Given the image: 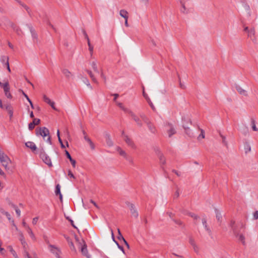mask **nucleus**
<instances>
[{
    "instance_id": "nucleus-60",
    "label": "nucleus",
    "mask_w": 258,
    "mask_h": 258,
    "mask_svg": "<svg viewBox=\"0 0 258 258\" xmlns=\"http://www.w3.org/2000/svg\"><path fill=\"white\" fill-rule=\"evenodd\" d=\"M100 76L104 80H106V77L105 76H104L103 73V71L102 70H101V72H100Z\"/></svg>"
},
{
    "instance_id": "nucleus-33",
    "label": "nucleus",
    "mask_w": 258,
    "mask_h": 258,
    "mask_svg": "<svg viewBox=\"0 0 258 258\" xmlns=\"http://www.w3.org/2000/svg\"><path fill=\"white\" fill-rule=\"evenodd\" d=\"M140 117L142 119V120L146 123H148V122H150V121L149 120V119L148 118V117L146 116L145 114H140Z\"/></svg>"
},
{
    "instance_id": "nucleus-38",
    "label": "nucleus",
    "mask_w": 258,
    "mask_h": 258,
    "mask_svg": "<svg viewBox=\"0 0 258 258\" xmlns=\"http://www.w3.org/2000/svg\"><path fill=\"white\" fill-rule=\"evenodd\" d=\"M201 134L198 137V139L199 140H201V139L205 138V132L203 130H201Z\"/></svg>"
},
{
    "instance_id": "nucleus-43",
    "label": "nucleus",
    "mask_w": 258,
    "mask_h": 258,
    "mask_svg": "<svg viewBox=\"0 0 258 258\" xmlns=\"http://www.w3.org/2000/svg\"><path fill=\"white\" fill-rule=\"evenodd\" d=\"M84 82L87 85V86L89 87L90 88H92V87L91 86V85L89 83V80L87 78H84Z\"/></svg>"
},
{
    "instance_id": "nucleus-34",
    "label": "nucleus",
    "mask_w": 258,
    "mask_h": 258,
    "mask_svg": "<svg viewBox=\"0 0 258 258\" xmlns=\"http://www.w3.org/2000/svg\"><path fill=\"white\" fill-rule=\"evenodd\" d=\"M244 150L245 153H247L251 151V147L249 144L246 143L244 145Z\"/></svg>"
},
{
    "instance_id": "nucleus-4",
    "label": "nucleus",
    "mask_w": 258,
    "mask_h": 258,
    "mask_svg": "<svg viewBox=\"0 0 258 258\" xmlns=\"http://www.w3.org/2000/svg\"><path fill=\"white\" fill-rule=\"evenodd\" d=\"M0 162L6 169H8V165L11 162V160L8 156L3 153H0Z\"/></svg>"
},
{
    "instance_id": "nucleus-37",
    "label": "nucleus",
    "mask_w": 258,
    "mask_h": 258,
    "mask_svg": "<svg viewBox=\"0 0 258 258\" xmlns=\"http://www.w3.org/2000/svg\"><path fill=\"white\" fill-rule=\"evenodd\" d=\"M43 100L47 104H49L51 103L52 101L45 95L43 96Z\"/></svg>"
},
{
    "instance_id": "nucleus-44",
    "label": "nucleus",
    "mask_w": 258,
    "mask_h": 258,
    "mask_svg": "<svg viewBox=\"0 0 258 258\" xmlns=\"http://www.w3.org/2000/svg\"><path fill=\"white\" fill-rule=\"evenodd\" d=\"M143 96L145 97V98L147 101V102L149 100H151L149 98V97H148V95L145 93L144 90H143Z\"/></svg>"
},
{
    "instance_id": "nucleus-59",
    "label": "nucleus",
    "mask_w": 258,
    "mask_h": 258,
    "mask_svg": "<svg viewBox=\"0 0 258 258\" xmlns=\"http://www.w3.org/2000/svg\"><path fill=\"white\" fill-rule=\"evenodd\" d=\"M89 50L90 51V54L92 55L93 52V46L89 47Z\"/></svg>"
},
{
    "instance_id": "nucleus-46",
    "label": "nucleus",
    "mask_w": 258,
    "mask_h": 258,
    "mask_svg": "<svg viewBox=\"0 0 258 258\" xmlns=\"http://www.w3.org/2000/svg\"><path fill=\"white\" fill-rule=\"evenodd\" d=\"M6 85L7 86H8L9 85V83L8 82H6L5 83H3L1 82H0V86L1 87H2L3 88V89H4V87H5V85Z\"/></svg>"
},
{
    "instance_id": "nucleus-64",
    "label": "nucleus",
    "mask_w": 258,
    "mask_h": 258,
    "mask_svg": "<svg viewBox=\"0 0 258 258\" xmlns=\"http://www.w3.org/2000/svg\"><path fill=\"white\" fill-rule=\"evenodd\" d=\"M151 42L153 46H157V44H156V41H155V40H154V39H152V40H151Z\"/></svg>"
},
{
    "instance_id": "nucleus-57",
    "label": "nucleus",
    "mask_w": 258,
    "mask_h": 258,
    "mask_svg": "<svg viewBox=\"0 0 258 258\" xmlns=\"http://www.w3.org/2000/svg\"><path fill=\"white\" fill-rule=\"evenodd\" d=\"M83 34L85 36V38L86 39V40H88L89 38V37H88L87 33L86 32V31L83 30Z\"/></svg>"
},
{
    "instance_id": "nucleus-29",
    "label": "nucleus",
    "mask_w": 258,
    "mask_h": 258,
    "mask_svg": "<svg viewBox=\"0 0 258 258\" xmlns=\"http://www.w3.org/2000/svg\"><path fill=\"white\" fill-rule=\"evenodd\" d=\"M202 221L203 225L205 230L207 232H210V230L209 228V227H208V225H207V220H206V218H203L202 219Z\"/></svg>"
},
{
    "instance_id": "nucleus-47",
    "label": "nucleus",
    "mask_w": 258,
    "mask_h": 258,
    "mask_svg": "<svg viewBox=\"0 0 258 258\" xmlns=\"http://www.w3.org/2000/svg\"><path fill=\"white\" fill-rule=\"evenodd\" d=\"M38 217H35L32 220V224L33 225H36L38 222Z\"/></svg>"
},
{
    "instance_id": "nucleus-14",
    "label": "nucleus",
    "mask_w": 258,
    "mask_h": 258,
    "mask_svg": "<svg viewBox=\"0 0 258 258\" xmlns=\"http://www.w3.org/2000/svg\"><path fill=\"white\" fill-rule=\"evenodd\" d=\"M183 127L185 130V134L189 137H192L194 136V133L185 124L183 125Z\"/></svg>"
},
{
    "instance_id": "nucleus-30",
    "label": "nucleus",
    "mask_w": 258,
    "mask_h": 258,
    "mask_svg": "<svg viewBox=\"0 0 258 258\" xmlns=\"http://www.w3.org/2000/svg\"><path fill=\"white\" fill-rule=\"evenodd\" d=\"M1 62L5 65L7 63H9V57L7 56H2L1 58Z\"/></svg>"
},
{
    "instance_id": "nucleus-5",
    "label": "nucleus",
    "mask_w": 258,
    "mask_h": 258,
    "mask_svg": "<svg viewBox=\"0 0 258 258\" xmlns=\"http://www.w3.org/2000/svg\"><path fill=\"white\" fill-rule=\"evenodd\" d=\"M0 107L7 111L9 114L10 118H12L13 115V108L9 103L3 104L1 99H0Z\"/></svg>"
},
{
    "instance_id": "nucleus-41",
    "label": "nucleus",
    "mask_w": 258,
    "mask_h": 258,
    "mask_svg": "<svg viewBox=\"0 0 258 258\" xmlns=\"http://www.w3.org/2000/svg\"><path fill=\"white\" fill-rule=\"evenodd\" d=\"M14 208L15 209L16 213L18 217L20 216L21 215V211L15 206H14Z\"/></svg>"
},
{
    "instance_id": "nucleus-7",
    "label": "nucleus",
    "mask_w": 258,
    "mask_h": 258,
    "mask_svg": "<svg viewBox=\"0 0 258 258\" xmlns=\"http://www.w3.org/2000/svg\"><path fill=\"white\" fill-rule=\"evenodd\" d=\"M81 251L82 254L87 258H91V255H90L88 252L87 246V245L84 243L81 245Z\"/></svg>"
},
{
    "instance_id": "nucleus-58",
    "label": "nucleus",
    "mask_w": 258,
    "mask_h": 258,
    "mask_svg": "<svg viewBox=\"0 0 258 258\" xmlns=\"http://www.w3.org/2000/svg\"><path fill=\"white\" fill-rule=\"evenodd\" d=\"M90 146V147L92 149H94L95 148V146L94 145V144L93 143V142L92 141H91L90 142L88 143Z\"/></svg>"
},
{
    "instance_id": "nucleus-32",
    "label": "nucleus",
    "mask_w": 258,
    "mask_h": 258,
    "mask_svg": "<svg viewBox=\"0 0 258 258\" xmlns=\"http://www.w3.org/2000/svg\"><path fill=\"white\" fill-rule=\"evenodd\" d=\"M117 231H118V235L117 237V239L119 241H122L123 242H126L125 239L124 238V237L121 235L120 230L119 229H118Z\"/></svg>"
},
{
    "instance_id": "nucleus-50",
    "label": "nucleus",
    "mask_w": 258,
    "mask_h": 258,
    "mask_svg": "<svg viewBox=\"0 0 258 258\" xmlns=\"http://www.w3.org/2000/svg\"><path fill=\"white\" fill-rule=\"evenodd\" d=\"M253 218L254 219H255V220L258 219V211H255L253 213Z\"/></svg>"
},
{
    "instance_id": "nucleus-6",
    "label": "nucleus",
    "mask_w": 258,
    "mask_h": 258,
    "mask_svg": "<svg viewBox=\"0 0 258 258\" xmlns=\"http://www.w3.org/2000/svg\"><path fill=\"white\" fill-rule=\"evenodd\" d=\"M126 205L130 209L132 217L137 218L139 216V214L135 206L133 204L129 202L127 203Z\"/></svg>"
},
{
    "instance_id": "nucleus-3",
    "label": "nucleus",
    "mask_w": 258,
    "mask_h": 258,
    "mask_svg": "<svg viewBox=\"0 0 258 258\" xmlns=\"http://www.w3.org/2000/svg\"><path fill=\"white\" fill-rule=\"evenodd\" d=\"M39 156L42 161L49 167H51L52 166L50 157L45 153L43 149L40 150Z\"/></svg>"
},
{
    "instance_id": "nucleus-26",
    "label": "nucleus",
    "mask_w": 258,
    "mask_h": 258,
    "mask_svg": "<svg viewBox=\"0 0 258 258\" xmlns=\"http://www.w3.org/2000/svg\"><path fill=\"white\" fill-rule=\"evenodd\" d=\"M87 72L89 74V76L91 78L93 82H94L95 83L97 84L98 81H97V79H96V78L95 77L94 75L93 74L92 71H91L90 70H87Z\"/></svg>"
},
{
    "instance_id": "nucleus-45",
    "label": "nucleus",
    "mask_w": 258,
    "mask_h": 258,
    "mask_svg": "<svg viewBox=\"0 0 258 258\" xmlns=\"http://www.w3.org/2000/svg\"><path fill=\"white\" fill-rule=\"evenodd\" d=\"M188 215L189 216H190L191 217L195 219H197L198 218V216L194 213H188Z\"/></svg>"
},
{
    "instance_id": "nucleus-42",
    "label": "nucleus",
    "mask_w": 258,
    "mask_h": 258,
    "mask_svg": "<svg viewBox=\"0 0 258 258\" xmlns=\"http://www.w3.org/2000/svg\"><path fill=\"white\" fill-rule=\"evenodd\" d=\"M10 250L12 253V254L13 255V256L15 257V258H18L16 252L12 249V247H9Z\"/></svg>"
},
{
    "instance_id": "nucleus-9",
    "label": "nucleus",
    "mask_w": 258,
    "mask_h": 258,
    "mask_svg": "<svg viewBox=\"0 0 258 258\" xmlns=\"http://www.w3.org/2000/svg\"><path fill=\"white\" fill-rule=\"evenodd\" d=\"M181 5L180 12L184 14H187L189 13V10L185 7V2L183 0H178Z\"/></svg>"
},
{
    "instance_id": "nucleus-19",
    "label": "nucleus",
    "mask_w": 258,
    "mask_h": 258,
    "mask_svg": "<svg viewBox=\"0 0 258 258\" xmlns=\"http://www.w3.org/2000/svg\"><path fill=\"white\" fill-rule=\"evenodd\" d=\"M65 154H66L67 158L69 159V160H70V162H71L73 166L74 167H75V166H76V161L72 159V158L71 157V155L70 154V153H69V152L67 150H65Z\"/></svg>"
},
{
    "instance_id": "nucleus-23",
    "label": "nucleus",
    "mask_w": 258,
    "mask_h": 258,
    "mask_svg": "<svg viewBox=\"0 0 258 258\" xmlns=\"http://www.w3.org/2000/svg\"><path fill=\"white\" fill-rule=\"evenodd\" d=\"M105 138L107 145L109 147L112 146L113 144V142L112 141L110 136L108 134H106L105 135Z\"/></svg>"
},
{
    "instance_id": "nucleus-51",
    "label": "nucleus",
    "mask_w": 258,
    "mask_h": 258,
    "mask_svg": "<svg viewBox=\"0 0 258 258\" xmlns=\"http://www.w3.org/2000/svg\"><path fill=\"white\" fill-rule=\"evenodd\" d=\"M68 175L71 177V178H73L74 179H75V176L74 175V174H73V173L70 171V170H69L68 171Z\"/></svg>"
},
{
    "instance_id": "nucleus-25",
    "label": "nucleus",
    "mask_w": 258,
    "mask_h": 258,
    "mask_svg": "<svg viewBox=\"0 0 258 258\" xmlns=\"http://www.w3.org/2000/svg\"><path fill=\"white\" fill-rule=\"evenodd\" d=\"M91 66L95 72L98 74L100 73L99 70L98 69L97 63L96 61H92L91 63Z\"/></svg>"
},
{
    "instance_id": "nucleus-27",
    "label": "nucleus",
    "mask_w": 258,
    "mask_h": 258,
    "mask_svg": "<svg viewBox=\"0 0 258 258\" xmlns=\"http://www.w3.org/2000/svg\"><path fill=\"white\" fill-rule=\"evenodd\" d=\"M148 127L150 132L152 133H155L156 130L155 126L150 122H148L147 124Z\"/></svg>"
},
{
    "instance_id": "nucleus-36",
    "label": "nucleus",
    "mask_w": 258,
    "mask_h": 258,
    "mask_svg": "<svg viewBox=\"0 0 258 258\" xmlns=\"http://www.w3.org/2000/svg\"><path fill=\"white\" fill-rule=\"evenodd\" d=\"M26 257L27 258H38L37 255L35 252H33L31 255L29 253H26Z\"/></svg>"
},
{
    "instance_id": "nucleus-11",
    "label": "nucleus",
    "mask_w": 258,
    "mask_h": 258,
    "mask_svg": "<svg viewBox=\"0 0 258 258\" xmlns=\"http://www.w3.org/2000/svg\"><path fill=\"white\" fill-rule=\"evenodd\" d=\"M40 122V120L39 119L34 118L33 121L29 124V129L32 130L34 128L35 125H38Z\"/></svg>"
},
{
    "instance_id": "nucleus-12",
    "label": "nucleus",
    "mask_w": 258,
    "mask_h": 258,
    "mask_svg": "<svg viewBox=\"0 0 258 258\" xmlns=\"http://www.w3.org/2000/svg\"><path fill=\"white\" fill-rule=\"evenodd\" d=\"M25 145L27 147L31 149L32 151H35L37 149L36 145L32 142H27L25 143Z\"/></svg>"
},
{
    "instance_id": "nucleus-55",
    "label": "nucleus",
    "mask_w": 258,
    "mask_h": 258,
    "mask_svg": "<svg viewBox=\"0 0 258 258\" xmlns=\"http://www.w3.org/2000/svg\"><path fill=\"white\" fill-rule=\"evenodd\" d=\"M5 215L6 216V217H7V218L8 219V220L9 221H11V215L10 214L7 212V213H5Z\"/></svg>"
},
{
    "instance_id": "nucleus-61",
    "label": "nucleus",
    "mask_w": 258,
    "mask_h": 258,
    "mask_svg": "<svg viewBox=\"0 0 258 258\" xmlns=\"http://www.w3.org/2000/svg\"><path fill=\"white\" fill-rule=\"evenodd\" d=\"M90 202L92 203L97 209H99V206L96 204V203L93 201L92 200H90Z\"/></svg>"
},
{
    "instance_id": "nucleus-40",
    "label": "nucleus",
    "mask_w": 258,
    "mask_h": 258,
    "mask_svg": "<svg viewBox=\"0 0 258 258\" xmlns=\"http://www.w3.org/2000/svg\"><path fill=\"white\" fill-rule=\"evenodd\" d=\"M179 195H180L179 190L178 189H177V190H176L175 192L174 193V194L173 195V198L174 199L178 198L179 196Z\"/></svg>"
},
{
    "instance_id": "nucleus-28",
    "label": "nucleus",
    "mask_w": 258,
    "mask_h": 258,
    "mask_svg": "<svg viewBox=\"0 0 258 258\" xmlns=\"http://www.w3.org/2000/svg\"><path fill=\"white\" fill-rule=\"evenodd\" d=\"M25 229L27 231V232H28V233L29 234V235H30V236L32 238V240H35L34 234H33L31 229L28 226V227H27V228Z\"/></svg>"
},
{
    "instance_id": "nucleus-24",
    "label": "nucleus",
    "mask_w": 258,
    "mask_h": 258,
    "mask_svg": "<svg viewBox=\"0 0 258 258\" xmlns=\"http://www.w3.org/2000/svg\"><path fill=\"white\" fill-rule=\"evenodd\" d=\"M119 15L124 19H128V12L125 10H121L119 12Z\"/></svg>"
},
{
    "instance_id": "nucleus-1",
    "label": "nucleus",
    "mask_w": 258,
    "mask_h": 258,
    "mask_svg": "<svg viewBox=\"0 0 258 258\" xmlns=\"http://www.w3.org/2000/svg\"><path fill=\"white\" fill-rule=\"evenodd\" d=\"M36 134L37 136H42L44 140L49 144H51L50 136H49V131L45 127H40L39 130H36Z\"/></svg>"
},
{
    "instance_id": "nucleus-49",
    "label": "nucleus",
    "mask_w": 258,
    "mask_h": 258,
    "mask_svg": "<svg viewBox=\"0 0 258 258\" xmlns=\"http://www.w3.org/2000/svg\"><path fill=\"white\" fill-rule=\"evenodd\" d=\"M116 244L117 245L118 248H119L123 253H124L123 246L120 245L119 243H116Z\"/></svg>"
},
{
    "instance_id": "nucleus-18",
    "label": "nucleus",
    "mask_w": 258,
    "mask_h": 258,
    "mask_svg": "<svg viewBox=\"0 0 258 258\" xmlns=\"http://www.w3.org/2000/svg\"><path fill=\"white\" fill-rule=\"evenodd\" d=\"M236 89L240 94L244 96H247L246 91L243 89L240 86L237 85L236 86Z\"/></svg>"
},
{
    "instance_id": "nucleus-15",
    "label": "nucleus",
    "mask_w": 258,
    "mask_h": 258,
    "mask_svg": "<svg viewBox=\"0 0 258 258\" xmlns=\"http://www.w3.org/2000/svg\"><path fill=\"white\" fill-rule=\"evenodd\" d=\"M55 193L56 195H59L60 201L62 202V196L60 192V186L59 184L56 185L55 187Z\"/></svg>"
},
{
    "instance_id": "nucleus-63",
    "label": "nucleus",
    "mask_w": 258,
    "mask_h": 258,
    "mask_svg": "<svg viewBox=\"0 0 258 258\" xmlns=\"http://www.w3.org/2000/svg\"><path fill=\"white\" fill-rule=\"evenodd\" d=\"M84 139L88 142L89 143L91 141L90 138H89L87 136H84Z\"/></svg>"
},
{
    "instance_id": "nucleus-31",
    "label": "nucleus",
    "mask_w": 258,
    "mask_h": 258,
    "mask_svg": "<svg viewBox=\"0 0 258 258\" xmlns=\"http://www.w3.org/2000/svg\"><path fill=\"white\" fill-rule=\"evenodd\" d=\"M116 150L121 156H122L124 157H126V154L125 152L124 151L122 150L120 147H117L116 148Z\"/></svg>"
},
{
    "instance_id": "nucleus-2",
    "label": "nucleus",
    "mask_w": 258,
    "mask_h": 258,
    "mask_svg": "<svg viewBox=\"0 0 258 258\" xmlns=\"http://www.w3.org/2000/svg\"><path fill=\"white\" fill-rule=\"evenodd\" d=\"M165 127L168 136L169 138L176 133L175 126L172 123L166 122L165 125Z\"/></svg>"
},
{
    "instance_id": "nucleus-21",
    "label": "nucleus",
    "mask_w": 258,
    "mask_h": 258,
    "mask_svg": "<svg viewBox=\"0 0 258 258\" xmlns=\"http://www.w3.org/2000/svg\"><path fill=\"white\" fill-rule=\"evenodd\" d=\"M158 156L159 158L160 163L162 165H164L166 163V160L163 154L159 151Z\"/></svg>"
},
{
    "instance_id": "nucleus-39",
    "label": "nucleus",
    "mask_w": 258,
    "mask_h": 258,
    "mask_svg": "<svg viewBox=\"0 0 258 258\" xmlns=\"http://www.w3.org/2000/svg\"><path fill=\"white\" fill-rule=\"evenodd\" d=\"M251 126H252V130L254 131H257L258 129L255 125V121L254 120H251Z\"/></svg>"
},
{
    "instance_id": "nucleus-20",
    "label": "nucleus",
    "mask_w": 258,
    "mask_h": 258,
    "mask_svg": "<svg viewBox=\"0 0 258 258\" xmlns=\"http://www.w3.org/2000/svg\"><path fill=\"white\" fill-rule=\"evenodd\" d=\"M50 250L56 255H58L59 253V250L55 246L53 245H49Z\"/></svg>"
},
{
    "instance_id": "nucleus-17",
    "label": "nucleus",
    "mask_w": 258,
    "mask_h": 258,
    "mask_svg": "<svg viewBox=\"0 0 258 258\" xmlns=\"http://www.w3.org/2000/svg\"><path fill=\"white\" fill-rule=\"evenodd\" d=\"M116 104L124 112L128 113L130 112L131 110L125 107L122 103L118 102H116Z\"/></svg>"
},
{
    "instance_id": "nucleus-62",
    "label": "nucleus",
    "mask_w": 258,
    "mask_h": 258,
    "mask_svg": "<svg viewBox=\"0 0 258 258\" xmlns=\"http://www.w3.org/2000/svg\"><path fill=\"white\" fill-rule=\"evenodd\" d=\"M21 92L23 94V95L25 96V97L26 98V99L28 101L30 100V98L28 96L27 94H26L22 90H21Z\"/></svg>"
},
{
    "instance_id": "nucleus-35",
    "label": "nucleus",
    "mask_w": 258,
    "mask_h": 258,
    "mask_svg": "<svg viewBox=\"0 0 258 258\" xmlns=\"http://www.w3.org/2000/svg\"><path fill=\"white\" fill-rule=\"evenodd\" d=\"M215 213H216V218L218 221H221L222 219V215L220 213V212L218 211L217 209L215 210Z\"/></svg>"
},
{
    "instance_id": "nucleus-13",
    "label": "nucleus",
    "mask_w": 258,
    "mask_h": 258,
    "mask_svg": "<svg viewBox=\"0 0 258 258\" xmlns=\"http://www.w3.org/2000/svg\"><path fill=\"white\" fill-rule=\"evenodd\" d=\"M247 36L249 37L253 41L255 40V30L254 28H251L248 31Z\"/></svg>"
},
{
    "instance_id": "nucleus-10",
    "label": "nucleus",
    "mask_w": 258,
    "mask_h": 258,
    "mask_svg": "<svg viewBox=\"0 0 258 258\" xmlns=\"http://www.w3.org/2000/svg\"><path fill=\"white\" fill-rule=\"evenodd\" d=\"M124 140L126 143L132 148L135 149L136 148L134 143L128 136H124Z\"/></svg>"
},
{
    "instance_id": "nucleus-53",
    "label": "nucleus",
    "mask_w": 258,
    "mask_h": 258,
    "mask_svg": "<svg viewBox=\"0 0 258 258\" xmlns=\"http://www.w3.org/2000/svg\"><path fill=\"white\" fill-rule=\"evenodd\" d=\"M0 174L4 177V178H6V175L5 172L0 168Z\"/></svg>"
},
{
    "instance_id": "nucleus-56",
    "label": "nucleus",
    "mask_w": 258,
    "mask_h": 258,
    "mask_svg": "<svg viewBox=\"0 0 258 258\" xmlns=\"http://www.w3.org/2000/svg\"><path fill=\"white\" fill-rule=\"evenodd\" d=\"M31 32L32 36L33 39H36L37 35L33 31L31 30Z\"/></svg>"
},
{
    "instance_id": "nucleus-22",
    "label": "nucleus",
    "mask_w": 258,
    "mask_h": 258,
    "mask_svg": "<svg viewBox=\"0 0 258 258\" xmlns=\"http://www.w3.org/2000/svg\"><path fill=\"white\" fill-rule=\"evenodd\" d=\"M4 91L5 92V95L8 98H11L12 97V95L10 92V87L9 85L8 86L5 85L4 87Z\"/></svg>"
},
{
    "instance_id": "nucleus-48",
    "label": "nucleus",
    "mask_w": 258,
    "mask_h": 258,
    "mask_svg": "<svg viewBox=\"0 0 258 258\" xmlns=\"http://www.w3.org/2000/svg\"><path fill=\"white\" fill-rule=\"evenodd\" d=\"M58 142L59 143H60V146H61V148H65V146L64 145H63V143H62V141L61 140V139H60V137H59V139H58Z\"/></svg>"
},
{
    "instance_id": "nucleus-52",
    "label": "nucleus",
    "mask_w": 258,
    "mask_h": 258,
    "mask_svg": "<svg viewBox=\"0 0 258 258\" xmlns=\"http://www.w3.org/2000/svg\"><path fill=\"white\" fill-rule=\"evenodd\" d=\"M149 104L150 105V106H151V107L152 108L153 110H154L155 109L153 104L152 103V102H151V100H149L148 101Z\"/></svg>"
},
{
    "instance_id": "nucleus-54",
    "label": "nucleus",
    "mask_w": 258,
    "mask_h": 258,
    "mask_svg": "<svg viewBox=\"0 0 258 258\" xmlns=\"http://www.w3.org/2000/svg\"><path fill=\"white\" fill-rule=\"evenodd\" d=\"M55 103L53 101H52L50 104L49 105L51 106V107L54 110H56L55 106H54Z\"/></svg>"
},
{
    "instance_id": "nucleus-16",
    "label": "nucleus",
    "mask_w": 258,
    "mask_h": 258,
    "mask_svg": "<svg viewBox=\"0 0 258 258\" xmlns=\"http://www.w3.org/2000/svg\"><path fill=\"white\" fill-rule=\"evenodd\" d=\"M62 72L64 76L68 79L71 78L73 77V74L68 69H63L62 70Z\"/></svg>"
},
{
    "instance_id": "nucleus-8",
    "label": "nucleus",
    "mask_w": 258,
    "mask_h": 258,
    "mask_svg": "<svg viewBox=\"0 0 258 258\" xmlns=\"http://www.w3.org/2000/svg\"><path fill=\"white\" fill-rule=\"evenodd\" d=\"M128 114L132 116V118L136 122L137 124L139 126H142V122L139 117H138L132 111H130Z\"/></svg>"
}]
</instances>
